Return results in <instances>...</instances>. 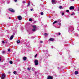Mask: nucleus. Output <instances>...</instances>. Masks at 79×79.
Instances as JSON below:
<instances>
[{"label": "nucleus", "instance_id": "3", "mask_svg": "<svg viewBox=\"0 0 79 79\" xmlns=\"http://www.w3.org/2000/svg\"><path fill=\"white\" fill-rule=\"evenodd\" d=\"M52 3L53 5H55V4H56V1L55 0H52Z\"/></svg>", "mask_w": 79, "mask_h": 79}, {"label": "nucleus", "instance_id": "9", "mask_svg": "<svg viewBox=\"0 0 79 79\" xmlns=\"http://www.w3.org/2000/svg\"><path fill=\"white\" fill-rule=\"evenodd\" d=\"M13 38V35H12L10 37V40H12Z\"/></svg>", "mask_w": 79, "mask_h": 79}, {"label": "nucleus", "instance_id": "19", "mask_svg": "<svg viewBox=\"0 0 79 79\" xmlns=\"http://www.w3.org/2000/svg\"><path fill=\"white\" fill-rule=\"evenodd\" d=\"M29 21H32V19H31V18L29 19Z\"/></svg>", "mask_w": 79, "mask_h": 79}, {"label": "nucleus", "instance_id": "18", "mask_svg": "<svg viewBox=\"0 0 79 79\" xmlns=\"http://www.w3.org/2000/svg\"><path fill=\"white\" fill-rule=\"evenodd\" d=\"M59 8H60V9H61L62 8V6H60Z\"/></svg>", "mask_w": 79, "mask_h": 79}, {"label": "nucleus", "instance_id": "12", "mask_svg": "<svg viewBox=\"0 0 79 79\" xmlns=\"http://www.w3.org/2000/svg\"><path fill=\"white\" fill-rule=\"evenodd\" d=\"M49 40L51 41H53L54 39L53 38H51V39H49Z\"/></svg>", "mask_w": 79, "mask_h": 79}, {"label": "nucleus", "instance_id": "14", "mask_svg": "<svg viewBox=\"0 0 79 79\" xmlns=\"http://www.w3.org/2000/svg\"><path fill=\"white\" fill-rule=\"evenodd\" d=\"M41 15H44V12H41Z\"/></svg>", "mask_w": 79, "mask_h": 79}, {"label": "nucleus", "instance_id": "26", "mask_svg": "<svg viewBox=\"0 0 79 79\" xmlns=\"http://www.w3.org/2000/svg\"><path fill=\"white\" fill-rule=\"evenodd\" d=\"M8 52H10V49H9L8 50Z\"/></svg>", "mask_w": 79, "mask_h": 79}, {"label": "nucleus", "instance_id": "31", "mask_svg": "<svg viewBox=\"0 0 79 79\" xmlns=\"http://www.w3.org/2000/svg\"><path fill=\"white\" fill-rule=\"evenodd\" d=\"M58 34L60 35V34H61V33H59Z\"/></svg>", "mask_w": 79, "mask_h": 79}, {"label": "nucleus", "instance_id": "21", "mask_svg": "<svg viewBox=\"0 0 79 79\" xmlns=\"http://www.w3.org/2000/svg\"><path fill=\"white\" fill-rule=\"evenodd\" d=\"M37 54H36L35 55V58H36L37 57Z\"/></svg>", "mask_w": 79, "mask_h": 79}, {"label": "nucleus", "instance_id": "29", "mask_svg": "<svg viewBox=\"0 0 79 79\" xmlns=\"http://www.w3.org/2000/svg\"><path fill=\"white\" fill-rule=\"evenodd\" d=\"M33 10V9H31V11H32Z\"/></svg>", "mask_w": 79, "mask_h": 79}, {"label": "nucleus", "instance_id": "22", "mask_svg": "<svg viewBox=\"0 0 79 79\" xmlns=\"http://www.w3.org/2000/svg\"><path fill=\"white\" fill-rule=\"evenodd\" d=\"M27 69L28 71H30V68H27Z\"/></svg>", "mask_w": 79, "mask_h": 79}, {"label": "nucleus", "instance_id": "24", "mask_svg": "<svg viewBox=\"0 0 79 79\" xmlns=\"http://www.w3.org/2000/svg\"><path fill=\"white\" fill-rule=\"evenodd\" d=\"M30 2H29L28 4V6H29V5H30Z\"/></svg>", "mask_w": 79, "mask_h": 79}, {"label": "nucleus", "instance_id": "30", "mask_svg": "<svg viewBox=\"0 0 79 79\" xmlns=\"http://www.w3.org/2000/svg\"><path fill=\"white\" fill-rule=\"evenodd\" d=\"M15 2H17V0H15Z\"/></svg>", "mask_w": 79, "mask_h": 79}, {"label": "nucleus", "instance_id": "15", "mask_svg": "<svg viewBox=\"0 0 79 79\" xmlns=\"http://www.w3.org/2000/svg\"><path fill=\"white\" fill-rule=\"evenodd\" d=\"M44 35L45 36H47V35H48V34L47 33H45V34H44Z\"/></svg>", "mask_w": 79, "mask_h": 79}, {"label": "nucleus", "instance_id": "7", "mask_svg": "<svg viewBox=\"0 0 79 79\" xmlns=\"http://www.w3.org/2000/svg\"><path fill=\"white\" fill-rule=\"evenodd\" d=\"M5 77V74H2V79H4Z\"/></svg>", "mask_w": 79, "mask_h": 79}, {"label": "nucleus", "instance_id": "2", "mask_svg": "<svg viewBox=\"0 0 79 79\" xmlns=\"http://www.w3.org/2000/svg\"><path fill=\"white\" fill-rule=\"evenodd\" d=\"M32 27L33 28H34L33 29L32 31H35V29H36V26H35V25H33Z\"/></svg>", "mask_w": 79, "mask_h": 79}, {"label": "nucleus", "instance_id": "35", "mask_svg": "<svg viewBox=\"0 0 79 79\" xmlns=\"http://www.w3.org/2000/svg\"><path fill=\"white\" fill-rule=\"evenodd\" d=\"M23 3H25V1H23Z\"/></svg>", "mask_w": 79, "mask_h": 79}, {"label": "nucleus", "instance_id": "39", "mask_svg": "<svg viewBox=\"0 0 79 79\" xmlns=\"http://www.w3.org/2000/svg\"><path fill=\"white\" fill-rule=\"evenodd\" d=\"M52 48H53V47H52Z\"/></svg>", "mask_w": 79, "mask_h": 79}, {"label": "nucleus", "instance_id": "16", "mask_svg": "<svg viewBox=\"0 0 79 79\" xmlns=\"http://www.w3.org/2000/svg\"><path fill=\"white\" fill-rule=\"evenodd\" d=\"M10 64H13V61H11V60H10Z\"/></svg>", "mask_w": 79, "mask_h": 79}, {"label": "nucleus", "instance_id": "27", "mask_svg": "<svg viewBox=\"0 0 79 79\" xmlns=\"http://www.w3.org/2000/svg\"><path fill=\"white\" fill-rule=\"evenodd\" d=\"M74 15V13L73 12V13L71 14L70 15L71 16H72V15Z\"/></svg>", "mask_w": 79, "mask_h": 79}, {"label": "nucleus", "instance_id": "5", "mask_svg": "<svg viewBox=\"0 0 79 79\" xmlns=\"http://www.w3.org/2000/svg\"><path fill=\"white\" fill-rule=\"evenodd\" d=\"M74 6H71L69 8L70 10H74Z\"/></svg>", "mask_w": 79, "mask_h": 79}, {"label": "nucleus", "instance_id": "33", "mask_svg": "<svg viewBox=\"0 0 79 79\" xmlns=\"http://www.w3.org/2000/svg\"><path fill=\"white\" fill-rule=\"evenodd\" d=\"M1 60H2V58H1V57H0V61Z\"/></svg>", "mask_w": 79, "mask_h": 79}, {"label": "nucleus", "instance_id": "11", "mask_svg": "<svg viewBox=\"0 0 79 79\" xmlns=\"http://www.w3.org/2000/svg\"><path fill=\"white\" fill-rule=\"evenodd\" d=\"M78 72L77 71H76L75 72V74L76 75H77V74H78Z\"/></svg>", "mask_w": 79, "mask_h": 79}, {"label": "nucleus", "instance_id": "23", "mask_svg": "<svg viewBox=\"0 0 79 79\" xmlns=\"http://www.w3.org/2000/svg\"><path fill=\"white\" fill-rule=\"evenodd\" d=\"M16 71H15L13 73L14 74H16Z\"/></svg>", "mask_w": 79, "mask_h": 79}, {"label": "nucleus", "instance_id": "6", "mask_svg": "<svg viewBox=\"0 0 79 79\" xmlns=\"http://www.w3.org/2000/svg\"><path fill=\"white\" fill-rule=\"evenodd\" d=\"M9 11H11V12H15V10H13V9H12V8H9Z\"/></svg>", "mask_w": 79, "mask_h": 79}, {"label": "nucleus", "instance_id": "8", "mask_svg": "<svg viewBox=\"0 0 79 79\" xmlns=\"http://www.w3.org/2000/svg\"><path fill=\"white\" fill-rule=\"evenodd\" d=\"M47 79H53V77L51 76H49L48 77Z\"/></svg>", "mask_w": 79, "mask_h": 79}, {"label": "nucleus", "instance_id": "34", "mask_svg": "<svg viewBox=\"0 0 79 79\" xmlns=\"http://www.w3.org/2000/svg\"><path fill=\"white\" fill-rule=\"evenodd\" d=\"M2 43H5V41H2Z\"/></svg>", "mask_w": 79, "mask_h": 79}, {"label": "nucleus", "instance_id": "36", "mask_svg": "<svg viewBox=\"0 0 79 79\" xmlns=\"http://www.w3.org/2000/svg\"><path fill=\"white\" fill-rule=\"evenodd\" d=\"M60 24L61 23H59V25H60Z\"/></svg>", "mask_w": 79, "mask_h": 79}, {"label": "nucleus", "instance_id": "10", "mask_svg": "<svg viewBox=\"0 0 79 79\" xmlns=\"http://www.w3.org/2000/svg\"><path fill=\"white\" fill-rule=\"evenodd\" d=\"M26 59H27V58L26 57H24L23 58V60L24 61H25V60H26Z\"/></svg>", "mask_w": 79, "mask_h": 79}, {"label": "nucleus", "instance_id": "13", "mask_svg": "<svg viewBox=\"0 0 79 79\" xmlns=\"http://www.w3.org/2000/svg\"><path fill=\"white\" fill-rule=\"evenodd\" d=\"M58 22V21H56L54 22L53 23V24H54L55 23H56Z\"/></svg>", "mask_w": 79, "mask_h": 79}, {"label": "nucleus", "instance_id": "20", "mask_svg": "<svg viewBox=\"0 0 79 79\" xmlns=\"http://www.w3.org/2000/svg\"><path fill=\"white\" fill-rule=\"evenodd\" d=\"M66 12H67V13H68L69 12V10H67L66 11Z\"/></svg>", "mask_w": 79, "mask_h": 79}, {"label": "nucleus", "instance_id": "41", "mask_svg": "<svg viewBox=\"0 0 79 79\" xmlns=\"http://www.w3.org/2000/svg\"><path fill=\"white\" fill-rule=\"evenodd\" d=\"M36 73H36V72H35Z\"/></svg>", "mask_w": 79, "mask_h": 79}, {"label": "nucleus", "instance_id": "38", "mask_svg": "<svg viewBox=\"0 0 79 79\" xmlns=\"http://www.w3.org/2000/svg\"><path fill=\"white\" fill-rule=\"evenodd\" d=\"M73 1H74V0H72Z\"/></svg>", "mask_w": 79, "mask_h": 79}, {"label": "nucleus", "instance_id": "32", "mask_svg": "<svg viewBox=\"0 0 79 79\" xmlns=\"http://www.w3.org/2000/svg\"><path fill=\"white\" fill-rule=\"evenodd\" d=\"M40 43H43V41H40Z\"/></svg>", "mask_w": 79, "mask_h": 79}, {"label": "nucleus", "instance_id": "28", "mask_svg": "<svg viewBox=\"0 0 79 79\" xmlns=\"http://www.w3.org/2000/svg\"><path fill=\"white\" fill-rule=\"evenodd\" d=\"M2 53L3 54L5 53V51H2Z\"/></svg>", "mask_w": 79, "mask_h": 79}, {"label": "nucleus", "instance_id": "4", "mask_svg": "<svg viewBox=\"0 0 79 79\" xmlns=\"http://www.w3.org/2000/svg\"><path fill=\"white\" fill-rule=\"evenodd\" d=\"M19 20H21L22 19V17L21 15H19L17 17Z\"/></svg>", "mask_w": 79, "mask_h": 79}, {"label": "nucleus", "instance_id": "17", "mask_svg": "<svg viewBox=\"0 0 79 79\" xmlns=\"http://www.w3.org/2000/svg\"><path fill=\"white\" fill-rule=\"evenodd\" d=\"M20 42H21V41H20V40H18L17 41V43H18V44H19V43H20Z\"/></svg>", "mask_w": 79, "mask_h": 79}, {"label": "nucleus", "instance_id": "42", "mask_svg": "<svg viewBox=\"0 0 79 79\" xmlns=\"http://www.w3.org/2000/svg\"><path fill=\"white\" fill-rule=\"evenodd\" d=\"M78 10H79V9Z\"/></svg>", "mask_w": 79, "mask_h": 79}, {"label": "nucleus", "instance_id": "40", "mask_svg": "<svg viewBox=\"0 0 79 79\" xmlns=\"http://www.w3.org/2000/svg\"><path fill=\"white\" fill-rule=\"evenodd\" d=\"M47 50H47L46 51H47Z\"/></svg>", "mask_w": 79, "mask_h": 79}, {"label": "nucleus", "instance_id": "37", "mask_svg": "<svg viewBox=\"0 0 79 79\" xmlns=\"http://www.w3.org/2000/svg\"><path fill=\"white\" fill-rule=\"evenodd\" d=\"M10 18H10V17L9 18V19H10Z\"/></svg>", "mask_w": 79, "mask_h": 79}, {"label": "nucleus", "instance_id": "25", "mask_svg": "<svg viewBox=\"0 0 79 79\" xmlns=\"http://www.w3.org/2000/svg\"><path fill=\"white\" fill-rule=\"evenodd\" d=\"M64 15V13H62V16H63V15Z\"/></svg>", "mask_w": 79, "mask_h": 79}, {"label": "nucleus", "instance_id": "1", "mask_svg": "<svg viewBox=\"0 0 79 79\" xmlns=\"http://www.w3.org/2000/svg\"><path fill=\"white\" fill-rule=\"evenodd\" d=\"M39 62V61L38 60H35V61L34 62L35 63V65L37 66V65H38L39 63H38Z\"/></svg>", "mask_w": 79, "mask_h": 79}]
</instances>
